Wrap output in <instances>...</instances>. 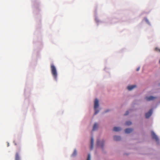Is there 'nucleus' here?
I'll return each mask as SVG.
<instances>
[{
    "mask_svg": "<svg viewBox=\"0 0 160 160\" xmlns=\"http://www.w3.org/2000/svg\"><path fill=\"white\" fill-rule=\"evenodd\" d=\"M51 68L52 74L53 78L57 80L58 76L57 71L55 66L53 64L51 65Z\"/></svg>",
    "mask_w": 160,
    "mask_h": 160,
    "instance_id": "nucleus-1",
    "label": "nucleus"
},
{
    "mask_svg": "<svg viewBox=\"0 0 160 160\" xmlns=\"http://www.w3.org/2000/svg\"><path fill=\"white\" fill-rule=\"evenodd\" d=\"M99 106V101L97 99H96L94 101V109L95 111L94 114H97L99 112V110L97 109V108Z\"/></svg>",
    "mask_w": 160,
    "mask_h": 160,
    "instance_id": "nucleus-2",
    "label": "nucleus"
},
{
    "mask_svg": "<svg viewBox=\"0 0 160 160\" xmlns=\"http://www.w3.org/2000/svg\"><path fill=\"white\" fill-rule=\"evenodd\" d=\"M151 135L152 139H155L157 143H158L159 141V139L154 132H152Z\"/></svg>",
    "mask_w": 160,
    "mask_h": 160,
    "instance_id": "nucleus-3",
    "label": "nucleus"
},
{
    "mask_svg": "<svg viewBox=\"0 0 160 160\" xmlns=\"http://www.w3.org/2000/svg\"><path fill=\"white\" fill-rule=\"evenodd\" d=\"M156 98V97L152 96H150L149 97H146L145 98L146 100L149 101L150 100H154Z\"/></svg>",
    "mask_w": 160,
    "mask_h": 160,
    "instance_id": "nucleus-4",
    "label": "nucleus"
},
{
    "mask_svg": "<svg viewBox=\"0 0 160 160\" xmlns=\"http://www.w3.org/2000/svg\"><path fill=\"white\" fill-rule=\"evenodd\" d=\"M152 110H150L148 112L146 113L145 116L146 118H149L152 115Z\"/></svg>",
    "mask_w": 160,
    "mask_h": 160,
    "instance_id": "nucleus-5",
    "label": "nucleus"
},
{
    "mask_svg": "<svg viewBox=\"0 0 160 160\" xmlns=\"http://www.w3.org/2000/svg\"><path fill=\"white\" fill-rule=\"evenodd\" d=\"M97 144L98 146H100L102 148L103 145V141H98Z\"/></svg>",
    "mask_w": 160,
    "mask_h": 160,
    "instance_id": "nucleus-6",
    "label": "nucleus"
},
{
    "mask_svg": "<svg viewBox=\"0 0 160 160\" xmlns=\"http://www.w3.org/2000/svg\"><path fill=\"white\" fill-rule=\"evenodd\" d=\"M133 131V129L132 128H127L125 130V132L126 133H129Z\"/></svg>",
    "mask_w": 160,
    "mask_h": 160,
    "instance_id": "nucleus-7",
    "label": "nucleus"
},
{
    "mask_svg": "<svg viewBox=\"0 0 160 160\" xmlns=\"http://www.w3.org/2000/svg\"><path fill=\"white\" fill-rule=\"evenodd\" d=\"M135 87H136V85H132L128 86L127 87V88L129 90H131Z\"/></svg>",
    "mask_w": 160,
    "mask_h": 160,
    "instance_id": "nucleus-8",
    "label": "nucleus"
},
{
    "mask_svg": "<svg viewBox=\"0 0 160 160\" xmlns=\"http://www.w3.org/2000/svg\"><path fill=\"white\" fill-rule=\"evenodd\" d=\"M114 139L116 141H118L120 140L121 138L120 136H115L114 137Z\"/></svg>",
    "mask_w": 160,
    "mask_h": 160,
    "instance_id": "nucleus-9",
    "label": "nucleus"
},
{
    "mask_svg": "<svg viewBox=\"0 0 160 160\" xmlns=\"http://www.w3.org/2000/svg\"><path fill=\"white\" fill-rule=\"evenodd\" d=\"M93 142H94V140L93 138L92 137L91 138V149H92L93 148Z\"/></svg>",
    "mask_w": 160,
    "mask_h": 160,
    "instance_id": "nucleus-10",
    "label": "nucleus"
},
{
    "mask_svg": "<svg viewBox=\"0 0 160 160\" xmlns=\"http://www.w3.org/2000/svg\"><path fill=\"white\" fill-rule=\"evenodd\" d=\"M121 130V128L120 127H114L113 128V130L114 131L118 132L120 131Z\"/></svg>",
    "mask_w": 160,
    "mask_h": 160,
    "instance_id": "nucleus-11",
    "label": "nucleus"
},
{
    "mask_svg": "<svg viewBox=\"0 0 160 160\" xmlns=\"http://www.w3.org/2000/svg\"><path fill=\"white\" fill-rule=\"evenodd\" d=\"M98 124L96 123H95L93 125L92 130L94 131L96 130L98 128Z\"/></svg>",
    "mask_w": 160,
    "mask_h": 160,
    "instance_id": "nucleus-12",
    "label": "nucleus"
},
{
    "mask_svg": "<svg viewBox=\"0 0 160 160\" xmlns=\"http://www.w3.org/2000/svg\"><path fill=\"white\" fill-rule=\"evenodd\" d=\"M20 157L18 152L16 153L15 157V160H20Z\"/></svg>",
    "mask_w": 160,
    "mask_h": 160,
    "instance_id": "nucleus-13",
    "label": "nucleus"
},
{
    "mask_svg": "<svg viewBox=\"0 0 160 160\" xmlns=\"http://www.w3.org/2000/svg\"><path fill=\"white\" fill-rule=\"evenodd\" d=\"M131 124L132 122L130 121H127L125 123V124L128 126L130 125Z\"/></svg>",
    "mask_w": 160,
    "mask_h": 160,
    "instance_id": "nucleus-14",
    "label": "nucleus"
},
{
    "mask_svg": "<svg viewBox=\"0 0 160 160\" xmlns=\"http://www.w3.org/2000/svg\"><path fill=\"white\" fill-rule=\"evenodd\" d=\"M77 151L76 150H75L74 151V152H73V153H72V155L73 156V157H74L75 156L76 154H77Z\"/></svg>",
    "mask_w": 160,
    "mask_h": 160,
    "instance_id": "nucleus-15",
    "label": "nucleus"
},
{
    "mask_svg": "<svg viewBox=\"0 0 160 160\" xmlns=\"http://www.w3.org/2000/svg\"><path fill=\"white\" fill-rule=\"evenodd\" d=\"M87 160H90V155L89 154L88 155V157Z\"/></svg>",
    "mask_w": 160,
    "mask_h": 160,
    "instance_id": "nucleus-16",
    "label": "nucleus"
},
{
    "mask_svg": "<svg viewBox=\"0 0 160 160\" xmlns=\"http://www.w3.org/2000/svg\"><path fill=\"white\" fill-rule=\"evenodd\" d=\"M156 51L160 52V49L158 48H156L155 49Z\"/></svg>",
    "mask_w": 160,
    "mask_h": 160,
    "instance_id": "nucleus-17",
    "label": "nucleus"
},
{
    "mask_svg": "<svg viewBox=\"0 0 160 160\" xmlns=\"http://www.w3.org/2000/svg\"><path fill=\"white\" fill-rule=\"evenodd\" d=\"M129 112L128 111H127L126 113L124 114V115H127L128 114Z\"/></svg>",
    "mask_w": 160,
    "mask_h": 160,
    "instance_id": "nucleus-18",
    "label": "nucleus"
},
{
    "mask_svg": "<svg viewBox=\"0 0 160 160\" xmlns=\"http://www.w3.org/2000/svg\"><path fill=\"white\" fill-rule=\"evenodd\" d=\"M140 69V67H138V68L137 69V71H138Z\"/></svg>",
    "mask_w": 160,
    "mask_h": 160,
    "instance_id": "nucleus-19",
    "label": "nucleus"
},
{
    "mask_svg": "<svg viewBox=\"0 0 160 160\" xmlns=\"http://www.w3.org/2000/svg\"><path fill=\"white\" fill-rule=\"evenodd\" d=\"M146 21H148V20H147V19H146Z\"/></svg>",
    "mask_w": 160,
    "mask_h": 160,
    "instance_id": "nucleus-20",
    "label": "nucleus"
},
{
    "mask_svg": "<svg viewBox=\"0 0 160 160\" xmlns=\"http://www.w3.org/2000/svg\"><path fill=\"white\" fill-rule=\"evenodd\" d=\"M159 63H160V61H159Z\"/></svg>",
    "mask_w": 160,
    "mask_h": 160,
    "instance_id": "nucleus-21",
    "label": "nucleus"
}]
</instances>
